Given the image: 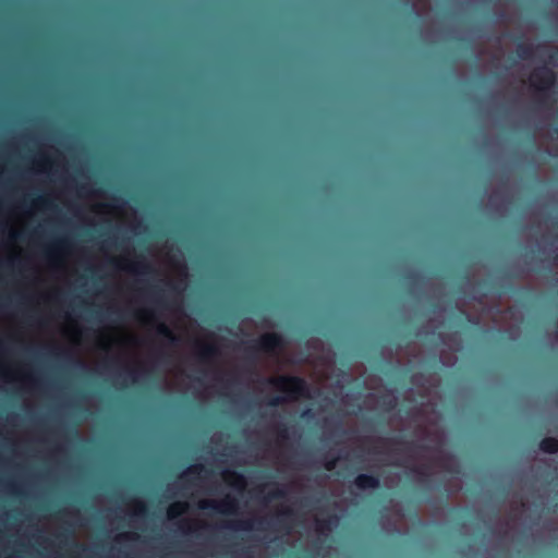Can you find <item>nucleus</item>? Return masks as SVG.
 I'll list each match as a JSON object with an SVG mask.
<instances>
[{"label": "nucleus", "mask_w": 558, "mask_h": 558, "mask_svg": "<svg viewBox=\"0 0 558 558\" xmlns=\"http://www.w3.org/2000/svg\"><path fill=\"white\" fill-rule=\"evenodd\" d=\"M140 319L165 344L172 345L185 340L192 342L195 368L178 367L171 374L170 385L173 389L201 392V386L214 378V362L220 353L216 337L195 331L190 319L179 318L178 322L167 324L150 310L142 311Z\"/></svg>", "instance_id": "f257e3e1"}, {"label": "nucleus", "mask_w": 558, "mask_h": 558, "mask_svg": "<svg viewBox=\"0 0 558 558\" xmlns=\"http://www.w3.org/2000/svg\"><path fill=\"white\" fill-rule=\"evenodd\" d=\"M157 259L166 269L169 287L177 292H182L187 286V271L181 251L173 244H166Z\"/></svg>", "instance_id": "f03ea898"}, {"label": "nucleus", "mask_w": 558, "mask_h": 558, "mask_svg": "<svg viewBox=\"0 0 558 558\" xmlns=\"http://www.w3.org/2000/svg\"><path fill=\"white\" fill-rule=\"evenodd\" d=\"M267 385L269 389L283 393V396H279L269 400V403L272 405H277L286 400L298 399L307 393V387L305 383L299 378H271L268 380Z\"/></svg>", "instance_id": "7ed1b4c3"}, {"label": "nucleus", "mask_w": 558, "mask_h": 558, "mask_svg": "<svg viewBox=\"0 0 558 558\" xmlns=\"http://www.w3.org/2000/svg\"><path fill=\"white\" fill-rule=\"evenodd\" d=\"M96 213L100 216L101 220H111L117 219L122 223L128 225L129 227H133L131 221H129V215H135V211L132 207L124 203H99L95 205Z\"/></svg>", "instance_id": "20e7f679"}, {"label": "nucleus", "mask_w": 558, "mask_h": 558, "mask_svg": "<svg viewBox=\"0 0 558 558\" xmlns=\"http://www.w3.org/2000/svg\"><path fill=\"white\" fill-rule=\"evenodd\" d=\"M199 509H214L220 513L230 514L234 513L239 509V502L227 495L223 499L215 500V499H203L198 501Z\"/></svg>", "instance_id": "39448f33"}, {"label": "nucleus", "mask_w": 558, "mask_h": 558, "mask_svg": "<svg viewBox=\"0 0 558 558\" xmlns=\"http://www.w3.org/2000/svg\"><path fill=\"white\" fill-rule=\"evenodd\" d=\"M141 339L135 335H117L110 341H102L101 345L106 351H112L113 347L117 345L121 350L131 351L140 348Z\"/></svg>", "instance_id": "423d86ee"}, {"label": "nucleus", "mask_w": 558, "mask_h": 558, "mask_svg": "<svg viewBox=\"0 0 558 558\" xmlns=\"http://www.w3.org/2000/svg\"><path fill=\"white\" fill-rule=\"evenodd\" d=\"M339 522L337 514H325L324 510H320L315 514L316 531L320 535H326L331 532Z\"/></svg>", "instance_id": "0eeeda50"}, {"label": "nucleus", "mask_w": 558, "mask_h": 558, "mask_svg": "<svg viewBox=\"0 0 558 558\" xmlns=\"http://www.w3.org/2000/svg\"><path fill=\"white\" fill-rule=\"evenodd\" d=\"M530 83L534 88L545 90L553 85L554 74L547 68L539 69L532 73L530 76Z\"/></svg>", "instance_id": "6e6552de"}, {"label": "nucleus", "mask_w": 558, "mask_h": 558, "mask_svg": "<svg viewBox=\"0 0 558 558\" xmlns=\"http://www.w3.org/2000/svg\"><path fill=\"white\" fill-rule=\"evenodd\" d=\"M281 338L276 333H266L260 339V345L268 352L277 353L281 349Z\"/></svg>", "instance_id": "1a4fd4ad"}, {"label": "nucleus", "mask_w": 558, "mask_h": 558, "mask_svg": "<svg viewBox=\"0 0 558 558\" xmlns=\"http://www.w3.org/2000/svg\"><path fill=\"white\" fill-rule=\"evenodd\" d=\"M400 518H401V514H400L399 509L393 512L391 522L388 519V514H386V513L383 514V517H381L383 529L389 533L393 532V531H399L398 523H399Z\"/></svg>", "instance_id": "9d476101"}, {"label": "nucleus", "mask_w": 558, "mask_h": 558, "mask_svg": "<svg viewBox=\"0 0 558 558\" xmlns=\"http://www.w3.org/2000/svg\"><path fill=\"white\" fill-rule=\"evenodd\" d=\"M140 538L138 534L136 533H133V532H126V533H122V534H119L117 537H116V541H114V546H113V550H121L120 548H118V546H122L123 544H126V543H135L137 542Z\"/></svg>", "instance_id": "9b49d317"}, {"label": "nucleus", "mask_w": 558, "mask_h": 558, "mask_svg": "<svg viewBox=\"0 0 558 558\" xmlns=\"http://www.w3.org/2000/svg\"><path fill=\"white\" fill-rule=\"evenodd\" d=\"M223 477L227 481H230L227 488H234V489L245 488V486L247 485L245 478L235 473H226V474H223Z\"/></svg>", "instance_id": "f8f14e48"}, {"label": "nucleus", "mask_w": 558, "mask_h": 558, "mask_svg": "<svg viewBox=\"0 0 558 558\" xmlns=\"http://www.w3.org/2000/svg\"><path fill=\"white\" fill-rule=\"evenodd\" d=\"M187 507L189 505L182 501L172 504L167 511L168 519L173 520L178 518L180 514L184 513L187 510Z\"/></svg>", "instance_id": "ddd939ff"}, {"label": "nucleus", "mask_w": 558, "mask_h": 558, "mask_svg": "<svg viewBox=\"0 0 558 558\" xmlns=\"http://www.w3.org/2000/svg\"><path fill=\"white\" fill-rule=\"evenodd\" d=\"M356 486L357 488L364 489V488H376L378 486V481L374 478L373 476L368 475H360L356 477Z\"/></svg>", "instance_id": "4468645a"}, {"label": "nucleus", "mask_w": 558, "mask_h": 558, "mask_svg": "<svg viewBox=\"0 0 558 558\" xmlns=\"http://www.w3.org/2000/svg\"><path fill=\"white\" fill-rule=\"evenodd\" d=\"M179 529L181 530V532L183 534H190V533L196 532L201 529V522L196 521V520H191V521L184 520V521L180 522Z\"/></svg>", "instance_id": "2eb2a0df"}, {"label": "nucleus", "mask_w": 558, "mask_h": 558, "mask_svg": "<svg viewBox=\"0 0 558 558\" xmlns=\"http://www.w3.org/2000/svg\"><path fill=\"white\" fill-rule=\"evenodd\" d=\"M541 449L544 452L555 453L558 451V440L555 438H546L541 442Z\"/></svg>", "instance_id": "dca6fc26"}, {"label": "nucleus", "mask_w": 558, "mask_h": 558, "mask_svg": "<svg viewBox=\"0 0 558 558\" xmlns=\"http://www.w3.org/2000/svg\"><path fill=\"white\" fill-rule=\"evenodd\" d=\"M146 511V505L145 502L141 500L133 501L129 507V512L132 517H140L144 514Z\"/></svg>", "instance_id": "f3484780"}, {"label": "nucleus", "mask_w": 558, "mask_h": 558, "mask_svg": "<svg viewBox=\"0 0 558 558\" xmlns=\"http://www.w3.org/2000/svg\"><path fill=\"white\" fill-rule=\"evenodd\" d=\"M203 468L198 466V465H195V466H192L190 468L185 474H184V477H189L191 475H194V474H199L201 471H202Z\"/></svg>", "instance_id": "a211bd4d"}, {"label": "nucleus", "mask_w": 558, "mask_h": 558, "mask_svg": "<svg viewBox=\"0 0 558 558\" xmlns=\"http://www.w3.org/2000/svg\"><path fill=\"white\" fill-rule=\"evenodd\" d=\"M128 270L131 271V272H135V274L143 272V270L140 269V267L136 264L129 265Z\"/></svg>", "instance_id": "6ab92c4d"}, {"label": "nucleus", "mask_w": 558, "mask_h": 558, "mask_svg": "<svg viewBox=\"0 0 558 558\" xmlns=\"http://www.w3.org/2000/svg\"><path fill=\"white\" fill-rule=\"evenodd\" d=\"M137 548V545H131L126 547V554L129 553H135Z\"/></svg>", "instance_id": "aec40b11"}, {"label": "nucleus", "mask_w": 558, "mask_h": 558, "mask_svg": "<svg viewBox=\"0 0 558 558\" xmlns=\"http://www.w3.org/2000/svg\"><path fill=\"white\" fill-rule=\"evenodd\" d=\"M233 529H236V530H238V529L248 530V529H251V524H250V523H246V524H245V526H242V527H240V526H233Z\"/></svg>", "instance_id": "412c9836"}]
</instances>
